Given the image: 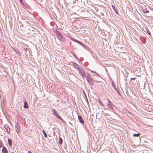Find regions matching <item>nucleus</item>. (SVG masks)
Listing matches in <instances>:
<instances>
[{
	"instance_id": "1",
	"label": "nucleus",
	"mask_w": 153,
	"mask_h": 153,
	"mask_svg": "<svg viewBox=\"0 0 153 153\" xmlns=\"http://www.w3.org/2000/svg\"><path fill=\"white\" fill-rule=\"evenodd\" d=\"M104 103L105 105L106 106V105L108 108H112L113 104L109 99H107L106 100H104Z\"/></svg>"
},
{
	"instance_id": "2",
	"label": "nucleus",
	"mask_w": 153,
	"mask_h": 153,
	"mask_svg": "<svg viewBox=\"0 0 153 153\" xmlns=\"http://www.w3.org/2000/svg\"><path fill=\"white\" fill-rule=\"evenodd\" d=\"M90 75V74L87 73L85 77H86L87 81L88 82L89 84L91 86H92L94 84V82Z\"/></svg>"
},
{
	"instance_id": "3",
	"label": "nucleus",
	"mask_w": 153,
	"mask_h": 153,
	"mask_svg": "<svg viewBox=\"0 0 153 153\" xmlns=\"http://www.w3.org/2000/svg\"><path fill=\"white\" fill-rule=\"evenodd\" d=\"M52 112L53 114L57 118V119H60L64 123H65V121L62 119L60 115L58 113L57 111L56 110H55V109H53V111H52Z\"/></svg>"
},
{
	"instance_id": "4",
	"label": "nucleus",
	"mask_w": 153,
	"mask_h": 153,
	"mask_svg": "<svg viewBox=\"0 0 153 153\" xmlns=\"http://www.w3.org/2000/svg\"><path fill=\"white\" fill-rule=\"evenodd\" d=\"M58 39L62 42H64L65 41V39L63 36L59 31H57L56 33Z\"/></svg>"
},
{
	"instance_id": "5",
	"label": "nucleus",
	"mask_w": 153,
	"mask_h": 153,
	"mask_svg": "<svg viewBox=\"0 0 153 153\" xmlns=\"http://www.w3.org/2000/svg\"><path fill=\"white\" fill-rule=\"evenodd\" d=\"M78 71H79L80 74L82 76V78L84 79L86 77L87 74H85V70L82 67L80 68V69H79Z\"/></svg>"
},
{
	"instance_id": "6",
	"label": "nucleus",
	"mask_w": 153,
	"mask_h": 153,
	"mask_svg": "<svg viewBox=\"0 0 153 153\" xmlns=\"http://www.w3.org/2000/svg\"><path fill=\"white\" fill-rule=\"evenodd\" d=\"M72 65H73L74 67L76 69H77L78 70L79 69H80V68L82 67L79 66L77 65V64L75 63V62H73L72 63Z\"/></svg>"
},
{
	"instance_id": "7",
	"label": "nucleus",
	"mask_w": 153,
	"mask_h": 153,
	"mask_svg": "<svg viewBox=\"0 0 153 153\" xmlns=\"http://www.w3.org/2000/svg\"><path fill=\"white\" fill-rule=\"evenodd\" d=\"M111 7H112L113 9L114 10L115 13L117 14L118 15L119 14V12L115 6L111 4Z\"/></svg>"
},
{
	"instance_id": "8",
	"label": "nucleus",
	"mask_w": 153,
	"mask_h": 153,
	"mask_svg": "<svg viewBox=\"0 0 153 153\" xmlns=\"http://www.w3.org/2000/svg\"><path fill=\"white\" fill-rule=\"evenodd\" d=\"M4 128L8 133L10 132V128L7 124H5L4 125Z\"/></svg>"
},
{
	"instance_id": "9",
	"label": "nucleus",
	"mask_w": 153,
	"mask_h": 153,
	"mask_svg": "<svg viewBox=\"0 0 153 153\" xmlns=\"http://www.w3.org/2000/svg\"><path fill=\"white\" fill-rule=\"evenodd\" d=\"M78 119L81 123L82 124L84 123V121L82 117L80 115H78Z\"/></svg>"
},
{
	"instance_id": "10",
	"label": "nucleus",
	"mask_w": 153,
	"mask_h": 153,
	"mask_svg": "<svg viewBox=\"0 0 153 153\" xmlns=\"http://www.w3.org/2000/svg\"><path fill=\"white\" fill-rule=\"evenodd\" d=\"M16 128V131L17 132V133H18V131L19 130V124L17 123L16 125L15 126Z\"/></svg>"
},
{
	"instance_id": "11",
	"label": "nucleus",
	"mask_w": 153,
	"mask_h": 153,
	"mask_svg": "<svg viewBox=\"0 0 153 153\" xmlns=\"http://www.w3.org/2000/svg\"><path fill=\"white\" fill-rule=\"evenodd\" d=\"M71 39L73 41L75 42H76L79 44H80L81 45H82V42L79 41H78V40H76L74 38H71Z\"/></svg>"
},
{
	"instance_id": "12",
	"label": "nucleus",
	"mask_w": 153,
	"mask_h": 153,
	"mask_svg": "<svg viewBox=\"0 0 153 153\" xmlns=\"http://www.w3.org/2000/svg\"><path fill=\"white\" fill-rule=\"evenodd\" d=\"M71 39L73 41L75 42H76L79 44H80L81 45H82V42L79 41H78V40H76L74 38H71Z\"/></svg>"
},
{
	"instance_id": "13",
	"label": "nucleus",
	"mask_w": 153,
	"mask_h": 153,
	"mask_svg": "<svg viewBox=\"0 0 153 153\" xmlns=\"http://www.w3.org/2000/svg\"><path fill=\"white\" fill-rule=\"evenodd\" d=\"M111 85L114 88V89L117 92V93L119 94V92L118 90L116 88L115 85H114V81H112L111 82Z\"/></svg>"
},
{
	"instance_id": "14",
	"label": "nucleus",
	"mask_w": 153,
	"mask_h": 153,
	"mask_svg": "<svg viewBox=\"0 0 153 153\" xmlns=\"http://www.w3.org/2000/svg\"><path fill=\"white\" fill-rule=\"evenodd\" d=\"M2 152L3 153H8L7 149L5 146H4L3 147V149L2 150Z\"/></svg>"
},
{
	"instance_id": "15",
	"label": "nucleus",
	"mask_w": 153,
	"mask_h": 153,
	"mask_svg": "<svg viewBox=\"0 0 153 153\" xmlns=\"http://www.w3.org/2000/svg\"><path fill=\"white\" fill-rule=\"evenodd\" d=\"M23 107L26 109L28 108V104L27 101H25L24 102Z\"/></svg>"
},
{
	"instance_id": "16",
	"label": "nucleus",
	"mask_w": 153,
	"mask_h": 153,
	"mask_svg": "<svg viewBox=\"0 0 153 153\" xmlns=\"http://www.w3.org/2000/svg\"><path fill=\"white\" fill-rule=\"evenodd\" d=\"M8 142L9 145L11 146H12V141L11 139L9 138L8 139Z\"/></svg>"
},
{
	"instance_id": "17",
	"label": "nucleus",
	"mask_w": 153,
	"mask_h": 153,
	"mask_svg": "<svg viewBox=\"0 0 153 153\" xmlns=\"http://www.w3.org/2000/svg\"><path fill=\"white\" fill-rule=\"evenodd\" d=\"M142 9L143 12L145 13L149 12V11L148 10H147V8L146 7L145 8H143Z\"/></svg>"
},
{
	"instance_id": "18",
	"label": "nucleus",
	"mask_w": 153,
	"mask_h": 153,
	"mask_svg": "<svg viewBox=\"0 0 153 153\" xmlns=\"http://www.w3.org/2000/svg\"><path fill=\"white\" fill-rule=\"evenodd\" d=\"M59 143L60 144H62L63 142V140L62 138L59 137Z\"/></svg>"
},
{
	"instance_id": "19",
	"label": "nucleus",
	"mask_w": 153,
	"mask_h": 153,
	"mask_svg": "<svg viewBox=\"0 0 153 153\" xmlns=\"http://www.w3.org/2000/svg\"><path fill=\"white\" fill-rule=\"evenodd\" d=\"M140 134V133H138L137 134H133V136L134 137H139V136Z\"/></svg>"
},
{
	"instance_id": "20",
	"label": "nucleus",
	"mask_w": 153,
	"mask_h": 153,
	"mask_svg": "<svg viewBox=\"0 0 153 153\" xmlns=\"http://www.w3.org/2000/svg\"><path fill=\"white\" fill-rule=\"evenodd\" d=\"M98 101L99 103H100V104L103 106V107H104L105 108V104H103L100 101V100H98Z\"/></svg>"
},
{
	"instance_id": "21",
	"label": "nucleus",
	"mask_w": 153,
	"mask_h": 153,
	"mask_svg": "<svg viewBox=\"0 0 153 153\" xmlns=\"http://www.w3.org/2000/svg\"><path fill=\"white\" fill-rule=\"evenodd\" d=\"M16 53L18 55H21V52L19 51L18 50L16 51Z\"/></svg>"
},
{
	"instance_id": "22",
	"label": "nucleus",
	"mask_w": 153,
	"mask_h": 153,
	"mask_svg": "<svg viewBox=\"0 0 153 153\" xmlns=\"http://www.w3.org/2000/svg\"><path fill=\"white\" fill-rule=\"evenodd\" d=\"M42 132L44 134L45 137L46 138L47 137V134L45 132V130H43L42 131Z\"/></svg>"
},
{
	"instance_id": "23",
	"label": "nucleus",
	"mask_w": 153,
	"mask_h": 153,
	"mask_svg": "<svg viewBox=\"0 0 153 153\" xmlns=\"http://www.w3.org/2000/svg\"><path fill=\"white\" fill-rule=\"evenodd\" d=\"M91 71L92 72L94 73V74H94V76H99V75L97 74V73L96 72L93 71L91 70Z\"/></svg>"
},
{
	"instance_id": "24",
	"label": "nucleus",
	"mask_w": 153,
	"mask_h": 153,
	"mask_svg": "<svg viewBox=\"0 0 153 153\" xmlns=\"http://www.w3.org/2000/svg\"><path fill=\"white\" fill-rule=\"evenodd\" d=\"M84 48L85 49L90 52V49L86 45H85V47H84Z\"/></svg>"
},
{
	"instance_id": "25",
	"label": "nucleus",
	"mask_w": 153,
	"mask_h": 153,
	"mask_svg": "<svg viewBox=\"0 0 153 153\" xmlns=\"http://www.w3.org/2000/svg\"><path fill=\"white\" fill-rule=\"evenodd\" d=\"M126 112L128 113L129 115H132V114L128 110H126Z\"/></svg>"
},
{
	"instance_id": "26",
	"label": "nucleus",
	"mask_w": 153,
	"mask_h": 153,
	"mask_svg": "<svg viewBox=\"0 0 153 153\" xmlns=\"http://www.w3.org/2000/svg\"><path fill=\"white\" fill-rule=\"evenodd\" d=\"M25 51L24 52V53L25 54H26V53L28 51V49L27 48H25Z\"/></svg>"
},
{
	"instance_id": "27",
	"label": "nucleus",
	"mask_w": 153,
	"mask_h": 153,
	"mask_svg": "<svg viewBox=\"0 0 153 153\" xmlns=\"http://www.w3.org/2000/svg\"><path fill=\"white\" fill-rule=\"evenodd\" d=\"M73 54V55L74 56V57L77 59H78V58L76 56L75 54L74 53H72Z\"/></svg>"
},
{
	"instance_id": "28",
	"label": "nucleus",
	"mask_w": 153,
	"mask_h": 153,
	"mask_svg": "<svg viewBox=\"0 0 153 153\" xmlns=\"http://www.w3.org/2000/svg\"><path fill=\"white\" fill-rule=\"evenodd\" d=\"M136 79L135 78H131L130 79L131 81L132 80H135Z\"/></svg>"
},
{
	"instance_id": "29",
	"label": "nucleus",
	"mask_w": 153,
	"mask_h": 153,
	"mask_svg": "<svg viewBox=\"0 0 153 153\" xmlns=\"http://www.w3.org/2000/svg\"><path fill=\"white\" fill-rule=\"evenodd\" d=\"M85 45L83 43H82V45H81L83 47H85Z\"/></svg>"
},
{
	"instance_id": "30",
	"label": "nucleus",
	"mask_w": 153,
	"mask_h": 153,
	"mask_svg": "<svg viewBox=\"0 0 153 153\" xmlns=\"http://www.w3.org/2000/svg\"><path fill=\"white\" fill-rule=\"evenodd\" d=\"M86 101L87 102V103L88 104L89 103V102L88 99V98H87V99H86Z\"/></svg>"
},
{
	"instance_id": "31",
	"label": "nucleus",
	"mask_w": 153,
	"mask_h": 153,
	"mask_svg": "<svg viewBox=\"0 0 153 153\" xmlns=\"http://www.w3.org/2000/svg\"><path fill=\"white\" fill-rule=\"evenodd\" d=\"M0 144H3V143L2 141L0 140Z\"/></svg>"
},
{
	"instance_id": "32",
	"label": "nucleus",
	"mask_w": 153,
	"mask_h": 153,
	"mask_svg": "<svg viewBox=\"0 0 153 153\" xmlns=\"http://www.w3.org/2000/svg\"><path fill=\"white\" fill-rule=\"evenodd\" d=\"M85 97V99H87V95H86V94H85V95H84Z\"/></svg>"
},
{
	"instance_id": "33",
	"label": "nucleus",
	"mask_w": 153,
	"mask_h": 153,
	"mask_svg": "<svg viewBox=\"0 0 153 153\" xmlns=\"http://www.w3.org/2000/svg\"><path fill=\"white\" fill-rule=\"evenodd\" d=\"M3 146V144H0V148L2 147Z\"/></svg>"
},
{
	"instance_id": "34",
	"label": "nucleus",
	"mask_w": 153,
	"mask_h": 153,
	"mask_svg": "<svg viewBox=\"0 0 153 153\" xmlns=\"http://www.w3.org/2000/svg\"><path fill=\"white\" fill-rule=\"evenodd\" d=\"M28 153H32L29 150V151H28Z\"/></svg>"
},
{
	"instance_id": "35",
	"label": "nucleus",
	"mask_w": 153,
	"mask_h": 153,
	"mask_svg": "<svg viewBox=\"0 0 153 153\" xmlns=\"http://www.w3.org/2000/svg\"><path fill=\"white\" fill-rule=\"evenodd\" d=\"M18 49H13V50L16 52V50H18Z\"/></svg>"
},
{
	"instance_id": "36",
	"label": "nucleus",
	"mask_w": 153,
	"mask_h": 153,
	"mask_svg": "<svg viewBox=\"0 0 153 153\" xmlns=\"http://www.w3.org/2000/svg\"><path fill=\"white\" fill-rule=\"evenodd\" d=\"M93 53V51H91V52H90V53L91 54H92V53Z\"/></svg>"
},
{
	"instance_id": "37",
	"label": "nucleus",
	"mask_w": 153,
	"mask_h": 153,
	"mask_svg": "<svg viewBox=\"0 0 153 153\" xmlns=\"http://www.w3.org/2000/svg\"><path fill=\"white\" fill-rule=\"evenodd\" d=\"M83 93L84 94H85V92L84 91H83Z\"/></svg>"
},
{
	"instance_id": "38",
	"label": "nucleus",
	"mask_w": 153,
	"mask_h": 153,
	"mask_svg": "<svg viewBox=\"0 0 153 153\" xmlns=\"http://www.w3.org/2000/svg\"><path fill=\"white\" fill-rule=\"evenodd\" d=\"M148 33H149V34H150V32H148Z\"/></svg>"
},
{
	"instance_id": "39",
	"label": "nucleus",
	"mask_w": 153,
	"mask_h": 153,
	"mask_svg": "<svg viewBox=\"0 0 153 153\" xmlns=\"http://www.w3.org/2000/svg\"><path fill=\"white\" fill-rule=\"evenodd\" d=\"M20 2H21V1H22V0H20Z\"/></svg>"
},
{
	"instance_id": "40",
	"label": "nucleus",
	"mask_w": 153,
	"mask_h": 153,
	"mask_svg": "<svg viewBox=\"0 0 153 153\" xmlns=\"http://www.w3.org/2000/svg\"><path fill=\"white\" fill-rule=\"evenodd\" d=\"M122 48V47H120V48Z\"/></svg>"
},
{
	"instance_id": "41",
	"label": "nucleus",
	"mask_w": 153,
	"mask_h": 153,
	"mask_svg": "<svg viewBox=\"0 0 153 153\" xmlns=\"http://www.w3.org/2000/svg\"><path fill=\"white\" fill-rule=\"evenodd\" d=\"M10 153H14V152H10Z\"/></svg>"
},
{
	"instance_id": "42",
	"label": "nucleus",
	"mask_w": 153,
	"mask_h": 153,
	"mask_svg": "<svg viewBox=\"0 0 153 153\" xmlns=\"http://www.w3.org/2000/svg\"><path fill=\"white\" fill-rule=\"evenodd\" d=\"M152 10H153V9L152 8Z\"/></svg>"
}]
</instances>
